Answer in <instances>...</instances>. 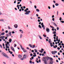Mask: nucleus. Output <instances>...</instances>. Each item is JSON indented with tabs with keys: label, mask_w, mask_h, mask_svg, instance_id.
Returning a JSON list of instances; mask_svg holds the SVG:
<instances>
[{
	"label": "nucleus",
	"mask_w": 64,
	"mask_h": 64,
	"mask_svg": "<svg viewBox=\"0 0 64 64\" xmlns=\"http://www.w3.org/2000/svg\"><path fill=\"white\" fill-rule=\"evenodd\" d=\"M24 12H26V13H25V14L26 15H28V14H29V13H30V10H28V11H27L26 10H24Z\"/></svg>",
	"instance_id": "nucleus-1"
},
{
	"label": "nucleus",
	"mask_w": 64,
	"mask_h": 64,
	"mask_svg": "<svg viewBox=\"0 0 64 64\" xmlns=\"http://www.w3.org/2000/svg\"><path fill=\"white\" fill-rule=\"evenodd\" d=\"M2 54L4 57H6V58H8V56H7V55H6V54H5V53L4 52H2Z\"/></svg>",
	"instance_id": "nucleus-2"
},
{
	"label": "nucleus",
	"mask_w": 64,
	"mask_h": 64,
	"mask_svg": "<svg viewBox=\"0 0 64 64\" xmlns=\"http://www.w3.org/2000/svg\"><path fill=\"white\" fill-rule=\"evenodd\" d=\"M51 53L53 55H55V53H57V51H54L51 52Z\"/></svg>",
	"instance_id": "nucleus-3"
},
{
	"label": "nucleus",
	"mask_w": 64,
	"mask_h": 64,
	"mask_svg": "<svg viewBox=\"0 0 64 64\" xmlns=\"http://www.w3.org/2000/svg\"><path fill=\"white\" fill-rule=\"evenodd\" d=\"M46 31L47 32H48V33H49V32H50V29H49V28H46Z\"/></svg>",
	"instance_id": "nucleus-4"
},
{
	"label": "nucleus",
	"mask_w": 64,
	"mask_h": 64,
	"mask_svg": "<svg viewBox=\"0 0 64 64\" xmlns=\"http://www.w3.org/2000/svg\"><path fill=\"white\" fill-rule=\"evenodd\" d=\"M41 25L42 26V28H44L43 29H45V27H44V25H43V23L42 22L41 24Z\"/></svg>",
	"instance_id": "nucleus-5"
},
{
	"label": "nucleus",
	"mask_w": 64,
	"mask_h": 64,
	"mask_svg": "<svg viewBox=\"0 0 64 64\" xmlns=\"http://www.w3.org/2000/svg\"><path fill=\"white\" fill-rule=\"evenodd\" d=\"M48 43H52V41H51V40H50V39H49V40H48Z\"/></svg>",
	"instance_id": "nucleus-6"
},
{
	"label": "nucleus",
	"mask_w": 64,
	"mask_h": 64,
	"mask_svg": "<svg viewBox=\"0 0 64 64\" xmlns=\"http://www.w3.org/2000/svg\"><path fill=\"white\" fill-rule=\"evenodd\" d=\"M11 48L12 50L13 51H14V52H15V50H14V48H13V47L12 46H11Z\"/></svg>",
	"instance_id": "nucleus-7"
},
{
	"label": "nucleus",
	"mask_w": 64,
	"mask_h": 64,
	"mask_svg": "<svg viewBox=\"0 0 64 64\" xmlns=\"http://www.w3.org/2000/svg\"><path fill=\"white\" fill-rule=\"evenodd\" d=\"M20 47L21 48V49H22V50H24V48H23V47H22V45H20Z\"/></svg>",
	"instance_id": "nucleus-8"
},
{
	"label": "nucleus",
	"mask_w": 64,
	"mask_h": 64,
	"mask_svg": "<svg viewBox=\"0 0 64 64\" xmlns=\"http://www.w3.org/2000/svg\"><path fill=\"white\" fill-rule=\"evenodd\" d=\"M14 27H15V28H17L18 27V25H17V24H15L14 25Z\"/></svg>",
	"instance_id": "nucleus-9"
},
{
	"label": "nucleus",
	"mask_w": 64,
	"mask_h": 64,
	"mask_svg": "<svg viewBox=\"0 0 64 64\" xmlns=\"http://www.w3.org/2000/svg\"><path fill=\"white\" fill-rule=\"evenodd\" d=\"M42 60L43 61H46V58H45L44 57L43 58Z\"/></svg>",
	"instance_id": "nucleus-10"
},
{
	"label": "nucleus",
	"mask_w": 64,
	"mask_h": 64,
	"mask_svg": "<svg viewBox=\"0 0 64 64\" xmlns=\"http://www.w3.org/2000/svg\"><path fill=\"white\" fill-rule=\"evenodd\" d=\"M19 31H20V32L21 33H22V34L23 33V30H20Z\"/></svg>",
	"instance_id": "nucleus-11"
},
{
	"label": "nucleus",
	"mask_w": 64,
	"mask_h": 64,
	"mask_svg": "<svg viewBox=\"0 0 64 64\" xmlns=\"http://www.w3.org/2000/svg\"><path fill=\"white\" fill-rule=\"evenodd\" d=\"M0 38H1V39H4V38H5V36H2L0 37Z\"/></svg>",
	"instance_id": "nucleus-12"
},
{
	"label": "nucleus",
	"mask_w": 64,
	"mask_h": 64,
	"mask_svg": "<svg viewBox=\"0 0 64 64\" xmlns=\"http://www.w3.org/2000/svg\"><path fill=\"white\" fill-rule=\"evenodd\" d=\"M23 36V35H22V34H20V38L21 39V38H22V37Z\"/></svg>",
	"instance_id": "nucleus-13"
},
{
	"label": "nucleus",
	"mask_w": 64,
	"mask_h": 64,
	"mask_svg": "<svg viewBox=\"0 0 64 64\" xmlns=\"http://www.w3.org/2000/svg\"><path fill=\"white\" fill-rule=\"evenodd\" d=\"M50 60L51 61H53V58H50Z\"/></svg>",
	"instance_id": "nucleus-14"
},
{
	"label": "nucleus",
	"mask_w": 64,
	"mask_h": 64,
	"mask_svg": "<svg viewBox=\"0 0 64 64\" xmlns=\"http://www.w3.org/2000/svg\"><path fill=\"white\" fill-rule=\"evenodd\" d=\"M9 41V42H10V43H11V42H12V39L11 38H10Z\"/></svg>",
	"instance_id": "nucleus-15"
},
{
	"label": "nucleus",
	"mask_w": 64,
	"mask_h": 64,
	"mask_svg": "<svg viewBox=\"0 0 64 64\" xmlns=\"http://www.w3.org/2000/svg\"><path fill=\"white\" fill-rule=\"evenodd\" d=\"M53 23L54 24V26H56V27H57V26L56 24H55L54 22H53Z\"/></svg>",
	"instance_id": "nucleus-16"
},
{
	"label": "nucleus",
	"mask_w": 64,
	"mask_h": 64,
	"mask_svg": "<svg viewBox=\"0 0 64 64\" xmlns=\"http://www.w3.org/2000/svg\"><path fill=\"white\" fill-rule=\"evenodd\" d=\"M26 55L24 54V58L25 59L26 58Z\"/></svg>",
	"instance_id": "nucleus-17"
},
{
	"label": "nucleus",
	"mask_w": 64,
	"mask_h": 64,
	"mask_svg": "<svg viewBox=\"0 0 64 64\" xmlns=\"http://www.w3.org/2000/svg\"><path fill=\"white\" fill-rule=\"evenodd\" d=\"M47 60H48L49 59H50L49 57L47 56L46 58Z\"/></svg>",
	"instance_id": "nucleus-18"
},
{
	"label": "nucleus",
	"mask_w": 64,
	"mask_h": 64,
	"mask_svg": "<svg viewBox=\"0 0 64 64\" xmlns=\"http://www.w3.org/2000/svg\"><path fill=\"white\" fill-rule=\"evenodd\" d=\"M29 46H30L31 48H32V46L31 44H29L28 45Z\"/></svg>",
	"instance_id": "nucleus-19"
},
{
	"label": "nucleus",
	"mask_w": 64,
	"mask_h": 64,
	"mask_svg": "<svg viewBox=\"0 0 64 64\" xmlns=\"http://www.w3.org/2000/svg\"><path fill=\"white\" fill-rule=\"evenodd\" d=\"M35 45H32V48H35Z\"/></svg>",
	"instance_id": "nucleus-20"
},
{
	"label": "nucleus",
	"mask_w": 64,
	"mask_h": 64,
	"mask_svg": "<svg viewBox=\"0 0 64 64\" xmlns=\"http://www.w3.org/2000/svg\"><path fill=\"white\" fill-rule=\"evenodd\" d=\"M56 31H55V32H52V34H56Z\"/></svg>",
	"instance_id": "nucleus-21"
},
{
	"label": "nucleus",
	"mask_w": 64,
	"mask_h": 64,
	"mask_svg": "<svg viewBox=\"0 0 64 64\" xmlns=\"http://www.w3.org/2000/svg\"><path fill=\"white\" fill-rule=\"evenodd\" d=\"M5 34L4 32H2V33L1 34V35H4Z\"/></svg>",
	"instance_id": "nucleus-22"
},
{
	"label": "nucleus",
	"mask_w": 64,
	"mask_h": 64,
	"mask_svg": "<svg viewBox=\"0 0 64 64\" xmlns=\"http://www.w3.org/2000/svg\"><path fill=\"white\" fill-rule=\"evenodd\" d=\"M9 53H10V54H12V53H13V52H11V51H9L8 52Z\"/></svg>",
	"instance_id": "nucleus-23"
},
{
	"label": "nucleus",
	"mask_w": 64,
	"mask_h": 64,
	"mask_svg": "<svg viewBox=\"0 0 64 64\" xmlns=\"http://www.w3.org/2000/svg\"><path fill=\"white\" fill-rule=\"evenodd\" d=\"M18 57L20 58H21L22 57V56H21L20 55H19L18 56Z\"/></svg>",
	"instance_id": "nucleus-24"
},
{
	"label": "nucleus",
	"mask_w": 64,
	"mask_h": 64,
	"mask_svg": "<svg viewBox=\"0 0 64 64\" xmlns=\"http://www.w3.org/2000/svg\"><path fill=\"white\" fill-rule=\"evenodd\" d=\"M53 61H51L50 62V64H53Z\"/></svg>",
	"instance_id": "nucleus-25"
},
{
	"label": "nucleus",
	"mask_w": 64,
	"mask_h": 64,
	"mask_svg": "<svg viewBox=\"0 0 64 64\" xmlns=\"http://www.w3.org/2000/svg\"><path fill=\"white\" fill-rule=\"evenodd\" d=\"M50 46L51 47L53 46V44H52V43H50Z\"/></svg>",
	"instance_id": "nucleus-26"
},
{
	"label": "nucleus",
	"mask_w": 64,
	"mask_h": 64,
	"mask_svg": "<svg viewBox=\"0 0 64 64\" xmlns=\"http://www.w3.org/2000/svg\"><path fill=\"white\" fill-rule=\"evenodd\" d=\"M55 5H56V6H57L59 5V4L56 3L55 4Z\"/></svg>",
	"instance_id": "nucleus-27"
},
{
	"label": "nucleus",
	"mask_w": 64,
	"mask_h": 64,
	"mask_svg": "<svg viewBox=\"0 0 64 64\" xmlns=\"http://www.w3.org/2000/svg\"><path fill=\"white\" fill-rule=\"evenodd\" d=\"M36 11L37 12H40V10H39L38 9H36Z\"/></svg>",
	"instance_id": "nucleus-28"
},
{
	"label": "nucleus",
	"mask_w": 64,
	"mask_h": 64,
	"mask_svg": "<svg viewBox=\"0 0 64 64\" xmlns=\"http://www.w3.org/2000/svg\"><path fill=\"white\" fill-rule=\"evenodd\" d=\"M38 27H39V28H42V27H41V26L40 25H38Z\"/></svg>",
	"instance_id": "nucleus-29"
},
{
	"label": "nucleus",
	"mask_w": 64,
	"mask_h": 64,
	"mask_svg": "<svg viewBox=\"0 0 64 64\" xmlns=\"http://www.w3.org/2000/svg\"><path fill=\"white\" fill-rule=\"evenodd\" d=\"M11 33V32H10L8 33V34H9L10 35V36H11V35H12Z\"/></svg>",
	"instance_id": "nucleus-30"
},
{
	"label": "nucleus",
	"mask_w": 64,
	"mask_h": 64,
	"mask_svg": "<svg viewBox=\"0 0 64 64\" xmlns=\"http://www.w3.org/2000/svg\"><path fill=\"white\" fill-rule=\"evenodd\" d=\"M38 36L40 39H42V38H41V36H40V35H39Z\"/></svg>",
	"instance_id": "nucleus-31"
},
{
	"label": "nucleus",
	"mask_w": 64,
	"mask_h": 64,
	"mask_svg": "<svg viewBox=\"0 0 64 64\" xmlns=\"http://www.w3.org/2000/svg\"><path fill=\"white\" fill-rule=\"evenodd\" d=\"M30 64H32V61H31V60H30Z\"/></svg>",
	"instance_id": "nucleus-32"
},
{
	"label": "nucleus",
	"mask_w": 64,
	"mask_h": 64,
	"mask_svg": "<svg viewBox=\"0 0 64 64\" xmlns=\"http://www.w3.org/2000/svg\"><path fill=\"white\" fill-rule=\"evenodd\" d=\"M0 21H4V20L3 19H1L0 20Z\"/></svg>",
	"instance_id": "nucleus-33"
},
{
	"label": "nucleus",
	"mask_w": 64,
	"mask_h": 64,
	"mask_svg": "<svg viewBox=\"0 0 64 64\" xmlns=\"http://www.w3.org/2000/svg\"><path fill=\"white\" fill-rule=\"evenodd\" d=\"M34 50H35V52H37V50L36 49H34Z\"/></svg>",
	"instance_id": "nucleus-34"
},
{
	"label": "nucleus",
	"mask_w": 64,
	"mask_h": 64,
	"mask_svg": "<svg viewBox=\"0 0 64 64\" xmlns=\"http://www.w3.org/2000/svg\"><path fill=\"white\" fill-rule=\"evenodd\" d=\"M50 27L52 28H53L54 29V27H53V26H52L51 25H50Z\"/></svg>",
	"instance_id": "nucleus-35"
},
{
	"label": "nucleus",
	"mask_w": 64,
	"mask_h": 64,
	"mask_svg": "<svg viewBox=\"0 0 64 64\" xmlns=\"http://www.w3.org/2000/svg\"><path fill=\"white\" fill-rule=\"evenodd\" d=\"M24 52H27V50H24Z\"/></svg>",
	"instance_id": "nucleus-36"
},
{
	"label": "nucleus",
	"mask_w": 64,
	"mask_h": 64,
	"mask_svg": "<svg viewBox=\"0 0 64 64\" xmlns=\"http://www.w3.org/2000/svg\"><path fill=\"white\" fill-rule=\"evenodd\" d=\"M6 36H7V37H8L9 36V35L8 34H6Z\"/></svg>",
	"instance_id": "nucleus-37"
},
{
	"label": "nucleus",
	"mask_w": 64,
	"mask_h": 64,
	"mask_svg": "<svg viewBox=\"0 0 64 64\" xmlns=\"http://www.w3.org/2000/svg\"><path fill=\"white\" fill-rule=\"evenodd\" d=\"M6 43H7L6 44H8H8L10 43V42H6Z\"/></svg>",
	"instance_id": "nucleus-38"
},
{
	"label": "nucleus",
	"mask_w": 64,
	"mask_h": 64,
	"mask_svg": "<svg viewBox=\"0 0 64 64\" xmlns=\"http://www.w3.org/2000/svg\"><path fill=\"white\" fill-rule=\"evenodd\" d=\"M0 48H3L2 47V45H1L0 44Z\"/></svg>",
	"instance_id": "nucleus-39"
},
{
	"label": "nucleus",
	"mask_w": 64,
	"mask_h": 64,
	"mask_svg": "<svg viewBox=\"0 0 64 64\" xmlns=\"http://www.w3.org/2000/svg\"><path fill=\"white\" fill-rule=\"evenodd\" d=\"M60 22H62V23H64V21H60Z\"/></svg>",
	"instance_id": "nucleus-40"
},
{
	"label": "nucleus",
	"mask_w": 64,
	"mask_h": 64,
	"mask_svg": "<svg viewBox=\"0 0 64 64\" xmlns=\"http://www.w3.org/2000/svg\"><path fill=\"white\" fill-rule=\"evenodd\" d=\"M8 29H10V26H8Z\"/></svg>",
	"instance_id": "nucleus-41"
},
{
	"label": "nucleus",
	"mask_w": 64,
	"mask_h": 64,
	"mask_svg": "<svg viewBox=\"0 0 64 64\" xmlns=\"http://www.w3.org/2000/svg\"><path fill=\"white\" fill-rule=\"evenodd\" d=\"M48 8L49 9H51V8L50 7V6H48Z\"/></svg>",
	"instance_id": "nucleus-42"
},
{
	"label": "nucleus",
	"mask_w": 64,
	"mask_h": 64,
	"mask_svg": "<svg viewBox=\"0 0 64 64\" xmlns=\"http://www.w3.org/2000/svg\"><path fill=\"white\" fill-rule=\"evenodd\" d=\"M54 37H56V34H54Z\"/></svg>",
	"instance_id": "nucleus-43"
},
{
	"label": "nucleus",
	"mask_w": 64,
	"mask_h": 64,
	"mask_svg": "<svg viewBox=\"0 0 64 64\" xmlns=\"http://www.w3.org/2000/svg\"><path fill=\"white\" fill-rule=\"evenodd\" d=\"M60 18L59 19V20H62V18H61V17H60Z\"/></svg>",
	"instance_id": "nucleus-44"
},
{
	"label": "nucleus",
	"mask_w": 64,
	"mask_h": 64,
	"mask_svg": "<svg viewBox=\"0 0 64 64\" xmlns=\"http://www.w3.org/2000/svg\"><path fill=\"white\" fill-rule=\"evenodd\" d=\"M33 56H34V57H36V54H35V55H33Z\"/></svg>",
	"instance_id": "nucleus-45"
},
{
	"label": "nucleus",
	"mask_w": 64,
	"mask_h": 64,
	"mask_svg": "<svg viewBox=\"0 0 64 64\" xmlns=\"http://www.w3.org/2000/svg\"><path fill=\"white\" fill-rule=\"evenodd\" d=\"M6 47H8V44H6Z\"/></svg>",
	"instance_id": "nucleus-46"
},
{
	"label": "nucleus",
	"mask_w": 64,
	"mask_h": 64,
	"mask_svg": "<svg viewBox=\"0 0 64 64\" xmlns=\"http://www.w3.org/2000/svg\"><path fill=\"white\" fill-rule=\"evenodd\" d=\"M34 7L35 9H36V8H37V6H35Z\"/></svg>",
	"instance_id": "nucleus-47"
},
{
	"label": "nucleus",
	"mask_w": 64,
	"mask_h": 64,
	"mask_svg": "<svg viewBox=\"0 0 64 64\" xmlns=\"http://www.w3.org/2000/svg\"><path fill=\"white\" fill-rule=\"evenodd\" d=\"M6 48H9V46H8L7 47H6Z\"/></svg>",
	"instance_id": "nucleus-48"
},
{
	"label": "nucleus",
	"mask_w": 64,
	"mask_h": 64,
	"mask_svg": "<svg viewBox=\"0 0 64 64\" xmlns=\"http://www.w3.org/2000/svg\"><path fill=\"white\" fill-rule=\"evenodd\" d=\"M30 56H32L33 54H30Z\"/></svg>",
	"instance_id": "nucleus-49"
},
{
	"label": "nucleus",
	"mask_w": 64,
	"mask_h": 64,
	"mask_svg": "<svg viewBox=\"0 0 64 64\" xmlns=\"http://www.w3.org/2000/svg\"><path fill=\"white\" fill-rule=\"evenodd\" d=\"M18 1H20V2H21L22 0H18Z\"/></svg>",
	"instance_id": "nucleus-50"
},
{
	"label": "nucleus",
	"mask_w": 64,
	"mask_h": 64,
	"mask_svg": "<svg viewBox=\"0 0 64 64\" xmlns=\"http://www.w3.org/2000/svg\"><path fill=\"white\" fill-rule=\"evenodd\" d=\"M40 50L39 51V52H40V53H43V51L41 50L40 52Z\"/></svg>",
	"instance_id": "nucleus-51"
},
{
	"label": "nucleus",
	"mask_w": 64,
	"mask_h": 64,
	"mask_svg": "<svg viewBox=\"0 0 64 64\" xmlns=\"http://www.w3.org/2000/svg\"><path fill=\"white\" fill-rule=\"evenodd\" d=\"M57 49L58 50H60V48H59V47H58L57 48Z\"/></svg>",
	"instance_id": "nucleus-52"
},
{
	"label": "nucleus",
	"mask_w": 64,
	"mask_h": 64,
	"mask_svg": "<svg viewBox=\"0 0 64 64\" xmlns=\"http://www.w3.org/2000/svg\"><path fill=\"white\" fill-rule=\"evenodd\" d=\"M8 30H6V33H8Z\"/></svg>",
	"instance_id": "nucleus-53"
},
{
	"label": "nucleus",
	"mask_w": 64,
	"mask_h": 64,
	"mask_svg": "<svg viewBox=\"0 0 64 64\" xmlns=\"http://www.w3.org/2000/svg\"><path fill=\"white\" fill-rule=\"evenodd\" d=\"M24 59V58H22L20 59V60H23Z\"/></svg>",
	"instance_id": "nucleus-54"
},
{
	"label": "nucleus",
	"mask_w": 64,
	"mask_h": 64,
	"mask_svg": "<svg viewBox=\"0 0 64 64\" xmlns=\"http://www.w3.org/2000/svg\"><path fill=\"white\" fill-rule=\"evenodd\" d=\"M56 41H58V38H56Z\"/></svg>",
	"instance_id": "nucleus-55"
},
{
	"label": "nucleus",
	"mask_w": 64,
	"mask_h": 64,
	"mask_svg": "<svg viewBox=\"0 0 64 64\" xmlns=\"http://www.w3.org/2000/svg\"><path fill=\"white\" fill-rule=\"evenodd\" d=\"M54 15H53L52 16V18H54Z\"/></svg>",
	"instance_id": "nucleus-56"
},
{
	"label": "nucleus",
	"mask_w": 64,
	"mask_h": 64,
	"mask_svg": "<svg viewBox=\"0 0 64 64\" xmlns=\"http://www.w3.org/2000/svg\"><path fill=\"white\" fill-rule=\"evenodd\" d=\"M38 22H40V20H38Z\"/></svg>",
	"instance_id": "nucleus-57"
},
{
	"label": "nucleus",
	"mask_w": 64,
	"mask_h": 64,
	"mask_svg": "<svg viewBox=\"0 0 64 64\" xmlns=\"http://www.w3.org/2000/svg\"><path fill=\"white\" fill-rule=\"evenodd\" d=\"M26 10L27 11H28V8H26Z\"/></svg>",
	"instance_id": "nucleus-58"
},
{
	"label": "nucleus",
	"mask_w": 64,
	"mask_h": 64,
	"mask_svg": "<svg viewBox=\"0 0 64 64\" xmlns=\"http://www.w3.org/2000/svg\"><path fill=\"white\" fill-rule=\"evenodd\" d=\"M12 34H14L15 33V32L14 31H13L12 32Z\"/></svg>",
	"instance_id": "nucleus-59"
},
{
	"label": "nucleus",
	"mask_w": 64,
	"mask_h": 64,
	"mask_svg": "<svg viewBox=\"0 0 64 64\" xmlns=\"http://www.w3.org/2000/svg\"><path fill=\"white\" fill-rule=\"evenodd\" d=\"M20 3V2H18L17 3L18 4H19Z\"/></svg>",
	"instance_id": "nucleus-60"
},
{
	"label": "nucleus",
	"mask_w": 64,
	"mask_h": 64,
	"mask_svg": "<svg viewBox=\"0 0 64 64\" xmlns=\"http://www.w3.org/2000/svg\"><path fill=\"white\" fill-rule=\"evenodd\" d=\"M56 29L57 30H59V28L58 27H57L56 28Z\"/></svg>",
	"instance_id": "nucleus-61"
},
{
	"label": "nucleus",
	"mask_w": 64,
	"mask_h": 64,
	"mask_svg": "<svg viewBox=\"0 0 64 64\" xmlns=\"http://www.w3.org/2000/svg\"><path fill=\"white\" fill-rule=\"evenodd\" d=\"M36 15L37 17H38V16H38V14H36Z\"/></svg>",
	"instance_id": "nucleus-62"
},
{
	"label": "nucleus",
	"mask_w": 64,
	"mask_h": 64,
	"mask_svg": "<svg viewBox=\"0 0 64 64\" xmlns=\"http://www.w3.org/2000/svg\"><path fill=\"white\" fill-rule=\"evenodd\" d=\"M3 64H6V63H5V62H3Z\"/></svg>",
	"instance_id": "nucleus-63"
},
{
	"label": "nucleus",
	"mask_w": 64,
	"mask_h": 64,
	"mask_svg": "<svg viewBox=\"0 0 64 64\" xmlns=\"http://www.w3.org/2000/svg\"><path fill=\"white\" fill-rule=\"evenodd\" d=\"M38 19H40V17H38Z\"/></svg>",
	"instance_id": "nucleus-64"
}]
</instances>
